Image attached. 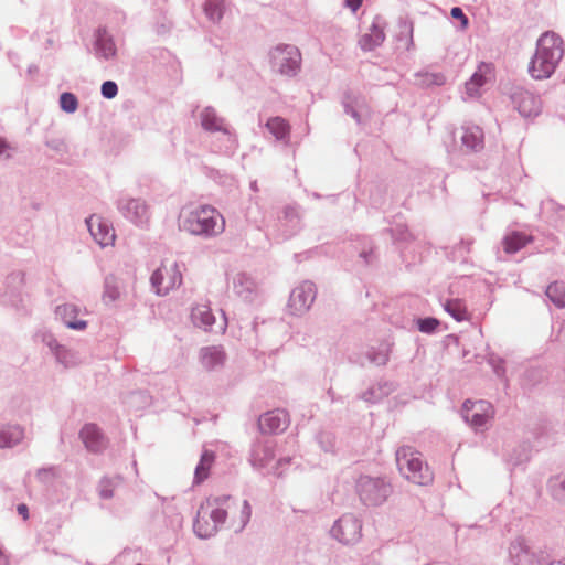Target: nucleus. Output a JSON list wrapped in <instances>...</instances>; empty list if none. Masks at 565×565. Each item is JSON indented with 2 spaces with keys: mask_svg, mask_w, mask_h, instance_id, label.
Returning <instances> with one entry per match:
<instances>
[{
  "mask_svg": "<svg viewBox=\"0 0 565 565\" xmlns=\"http://www.w3.org/2000/svg\"><path fill=\"white\" fill-rule=\"evenodd\" d=\"M230 512L233 520L244 526L249 521L252 509L246 500L234 502L226 495L207 498L198 510L193 524L195 534L201 539L213 536Z\"/></svg>",
  "mask_w": 565,
  "mask_h": 565,
  "instance_id": "1",
  "label": "nucleus"
},
{
  "mask_svg": "<svg viewBox=\"0 0 565 565\" xmlns=\"http://www.w3.org/2000/svg\"><path fill=\"white\" fill-rule=\"evenodd\" d=\"M564 55L562 39L554 32L543 33L529 64V74L534 79H546L555 72Z\"/></svg>",
  "mask_w": 565,
  "mask_h": 565,
  "instance_id": "2",
  "label": "nucleus"
},
{
  "mask_svg": "<svg viewBox=\"0 0 565 565\" xmlns=\"http://www.w3.org/2000/svg\"><path fill=\"white\" fill-rule=\"evenodd\" d=\"M180 228L193 234L216 236L225 230V218L211 205L182 210L179 216Z\"/></svg>",
  "mask_w": 565,
  "mask_h": 565,
  "instance_id": "3",
  "label": "nucleus"
},
{
  "mask_svg": "<svg viewBox=\"0 0 565 565\" xmlns=\"http://www.w3.org/2000/svg\"><path fill=\"white\" fill-rule=\"evenodd\" d=\"M396 463L398 471L408 481L419 486H427L433 482V472L424 462L422 455L413 447H401L396 451Z\"/></svg>",
  "mask_w": 565,
  "mask_h": 565,
  "instance_id": "4",
  "label": "nucleus"
},
{
  "mask_svg": "<svg viewBox=\"0 0 565 565\" xmlns=\"http://www.w3.org/2000/svg\"><path fill=\"white\" fill-rule=\"evenodd\" d=\"M300 52L292 45H279L271 52L273 68L282 75H295L300 67Z\"/></svg>",
  "mask_w": 565,
  "mask_h": 565,
  "instance_id": "5",
  "label": "nucleus"
},
{
  "mask_svg": "<svg viewBox=\"0 0 565 565\" xmlns=\"http://www.w3.org/2000/svg\"><path fill=\"white\" fill-rule=\"evenodd\" d=\"M181 282L182 275L174 262L163 263L151 276V284L158 295H167Z\"/></svg>",
  "mask_w": 565,
  "mask_h": 565,
  "instance_id": "6",
  "label": "nucleus"
},
{
  "mask_svg": "<svg viewBox=\"0 0 565 565\" xmlns=\"http://www.w3.org/2000/svg\"><path fill=\"white\" fill-rule=\"evenodd\" d=\"M358 493L366 505H377L386 500L390 486L382 479L361 477L358 480Z\"/></svg>",
  "mask_w": 565,
  "mask_h": 565,
  "instance_id": "7",
  "label": "nucleus"
},
{
  "mask_svg": "<svg viewBox=\"0 0 565 565\" xmlns=\"http://www.w3.org/2000/svg\"><path fill=\"white\" fill-rule=\"evenodd\" d=\"M495 78V67L492 63L481 62L471 77L465 83V93L469 98L481 96L482 87Z\"/></svg>",
  "mask_w": 565,
  "mask_h": 565,
  "instance_id": "8",
  "label": "nucleus"
},
{
  "mask_svg": "<svg viewBox=\"0 0 565 565\" xmlns=\"http://www.w3.org/2000/svg\"><path fill=\"white\" fill-rule=\"evenodd\" d=\"M462 412L465 419L476 429L486 426L494 415L492 405L487 401H466Z\"/></svg>",
  "mask_w": 565,
  "mask_h": 565,
  "instance_id": "9",
  "label": "nucleus"
},
{
  "mask_svg": "<svg viewBox=\"0 0 565 565\" xmlns=\"http://www.w3.org/2000/svg\"><path fill=\"white\" fill-rule=\"evenodd\" d=\"M316 297L315 286L310 282H305L296 287L289 297L288 308L292 315H300L306 312L312 305Z\"/></svg>",
  "mask_w": 565,
  "mask_h": 565,
  "instance_id": "10",
  "label": "nucleus"
},
{
  "mask_svg": "<svg viewBox=\"0 0 565 565\" xmlns=\"http://www.w3.org/2000/svg\"><path fill=\"white\" fill-rule=\"evenodd\" d=\"M191 319L195 326L209 331L224 332L226 329V318L224 316L220 319L216 328H213L215 324V317L207 303L195 305L192 309Z\"/></svg>",
  "mask_w": 565,
  "mask_h": 565,
  "instance_id": "11",
  "label": "nucleus"
},
{
  "mask_svg": "<svg viewBox=\"0 0 565 565\" xmlns=\"http://www.w3.org/2000/svg\"><path fill=\"white\" fill-rule=\"evenodd\" d=\"M86 223L92 236L102 247L114 245L116 238L115 231L106 220L92 215Z\"/></svg>",
  "mask_w": 565,
  "mask_h": 565,
  "instance_id": "12",
  "label": "nucleus"
},
{
  "mask_svg": "<svg viewBox=\"0 0 565 565\" xmlns=\"http://www.w3.org/2000/svg\"><path fill=\"white\" fill-rule=\"evenodd\" d=\"M513 103L519 113L524 117L536 116L540 113L541 103L531 92L523 88H516L512 94Z\"/></svg>",
  "mask_w": 565,
  "mask_h": 565,
  "instance_id": "13",
  "label": "nucleus"
},
{
  "mask_svg": "<svg viewBox=\"0 0 565 565\" xmlns=\"http://www.w3.org/2000/svg\"><path fill=\"white\" fill-rule=\"evenodd\" d=\"M332 532L339 541L350 544L360 537L361 525L352 516H343L335 523Z\"/></svg>",
  "mask_w": 565,
  "mask_h": 565,
  "instance_id": "14",
  "label": "nucleus"
},
{
  "mask_svg": "<svg viewBox=\"0 0 565 565\" xmlns=\"http://www.w3.org/2000/svg\"><path fill=\"white\" fill-rule=\"evenodd\" d=\"M289 425V416L282 409L268 412L260 416L259 427L264 433L274 434L284 431Z\"/></svg>",
  "mask_w": 565,
  "mask_h": 565,
  "instance_id": "15",
  "label": "nucleus"
},
{
  "mask_svg": "<svg viewBox=\"0 0 565 565\" xmlns=\"http://www.w3.org/2000/svg\"><path fill=\"white\" fill-rule=\"evenodd\" d=\"M79 435L89 451L99 452L107 447V439L95 424L85 425Z\"/></svg>",
  "mask_w": 565,
  "mask_h": 565,
  "instance_id": "16",
  "label": "nucleus"
},
{
  "mask_svg": "<svg viewBox=\"0 0 565 565\" xmlns=\"http://www.w3.org/2000/svg\"><path fill=\"white\" fill-rule=\"evenodd\" d=\"M124 215L130 221L141 224L149 220L148 205L140 199H129L122 205Z\"/></svg>",
  "mask_w": 565,
  "mask_h": 565,
  "instance_id": "17",
  "label": "nucleus"
},
{
  "mask_svg": "<svg viewBox=\"0 0 565 565\" xmlns=\"http://www.w3.org/2000/svg\"><path fill=\"white\" fill-rule=\"evenodd\" d=\"M200 359L203 367L211 371L225 363L226 353L222 347H207L201 350Z\"/></svg>",
  "mask_w": 565,
  "mask_h": 565,
  "instance_id": "18",
  "label": "nucleus"
},
{
  "mask_svg": "<svg viewBox=\"0 0 565 565\" xmlns=\"http://www.w3.org/2000/svg\"><path fill=\"white\" fill-rule=\"evenodd\" d=\"M532 242V236L523 232H512L502 242L503 249L508 254H514Z\"/></svg>",
  "mask_w": 565,
  "mask_h": 565,
  "instance_id": "19",
  "label": "nucleus"
},
{
  "mask_svg": "<svg viewBox=\"0 0 565 565\" xmlns=\"http://www.w3.org/2000/svg\"><path fill=\"white\" fill-rule=\"evenodd\" d=\"M510 556L514 565H533L534 563L533 554L522 540H518L511 544Z\"/></svg>",
  "mask_w": 565,
  "mask_h": 565,
  "instance_id": "20",
  "label": "nucleus"
},
{
  "mask_svg": "<svg viewBox=\"0 0 565 565\" xmlns=\"http://www.w3.org/2000/svg\"><path fill=\"white\" fill-rule=\"evenodd\" d=\"M20 426H3L0 428V448L13 447L23 439Z\"/></svg>",
  "mask_w": 565,
  "mask_h": 565,
  "instance_id": "21",
  "label": "nucleus"
},
{
  "mask_svg": "<svg viewBox=\"0 0 565 565\" xmlns=\"http://www.w3.org/2000/svg\"><path fill=\"white\" fill-rule=\"evenodd\" d=\"M385 35L383 30L380 26L373 24L370 29V32L361 36L360 45L364 51H371L382 44Z\"/></svg>",
  "mask_w": 565,
  "mask_h": 565,
  "instance_id": "22",
  "label": "nucleus"
},
{
  "mask_svg": "<svg viewBox=\"0 0 565 565\" xmlns=\"http://www.w3.org/2000/svg\"><path fill=\"white\" fill-rule=\"evenodd\" d=\"M461 141L467 148L477 149L482 146L483 132L477 126L466 127L462 129Z\"/></svg>",
  "mask_w": 565,
  "mask_h": 565,
  "instance_id": "23",
  "label": "nucleus"
},
{
  "mask_svg": "<svg viewBox=\"0 0 565 565\" xmlns=\"http://www.w3.org/2000/svg\"><path fill=\"white\" fill-rule=\"evenodd\" d=\"M214 460H215L214 452H212L210 450H205L202 454L201 460L195 469L194 480L196 483L203 482L209 477V473L214 463Z\"/></svg>",
  "mask_w": 565,
  "mask_h": 565,
  "instance_id": "24",
  "label": "nucleus"
},
{
  "mask_svg": "<svg viewBox=\"0 0 565 565\" xmlns=\"http://www.w3.org/2000/svg\"><path fill=\"white\" fill-rule=\"evenodd\" d=\"M201 125L205 130L209 131H221L224 130L223 120L217 117L213 108H205L200 114Z\"/></svg>",
  "mask_w": 565,
  "mask_h": 565,
  "instance_id": "25",
  "label": "nucleus"
},
{
  "mask_svg": "<svg viewBox=\"0 0 565 565\" xmlns=\"http://www.w3.org/2000/svg\"><path fill=\"white\" fill-rule=\"evenodd\" d=\"M444 308L457 321H465L469 319L467 307L465 302L460 299H452L446 301Z\"/></svg>",
  "mask_w": 565,
  "mask_h": 565,
  "instance_id": "26",
  "label": "nucleus"
},
{
  "mask_svg": "<svg viewBox=\"0 0 565 565\" xmlns=\"http://www.w3.org/2000/svg\"><path fill=\"white\" fill-rule=\"evenodd\" d=\"M75 312L76 309L72 305H64L57 308V313L62 317L68 328L76 330L85 329L86 322L84 320H73V315Z\"/></svg>",
  "mask_w": 565,
  "mask_h": 565,
  "instance_id": "27",
  "label": "nucleus"
},
{
  "mask_svg": "<svg viewBox=\"0 0 565 565\" xmlns=\"http://www.w3.org/2000/svg\"><path fill=\"white\" fill-rule=\"evenodd\" d=\"M266 126L277 139H284L289 132L288 124L280 117L269 119Z\"/></svg>",
  "mask_w": 565,
  "mask_h": 565,
  "instance_id": "28",
  "label": "nucleus"
},
{
  "mask_svg": "<svg viewBox=\"0 0 565 565\" xmlns=\"http://www.w3.org/2000/svg\"><path fill=\"white\" fill-rule=\"evenodd\" d=\"M546 296L557 307H565V288L559 282L551 284L546 289Z\"/></svg>",
  "mask_w": 565,
  "mask_h": 565,
  "instance_id": "29",
  "label": "nucleus"
},
{
  "mask_svg": "<svg viewBox=\"0 0 565 565\" xmlns=\"http://www.w3.org/2000/svg\"><path fill=\"white\" fill-rule=\"evenodd\" d=\"M274 459V451L269 447H260L254 454V465L259 467L267 466Z\"/></svg>",
  "mask_w": 565,
  "mask_h": 565,
  "instance_id": "30",
  "label": "nucleus"
},
{
  "mask_svg": "<svg viewBox=\"0 0 565 565\" xmlns=\"http://www.w3.org/2000/svg\"><path fill=\"white\" fill-rule=\"evenodd\" d=\"M61 108L66 113H74L77 109L78 102L74 94L63 93L60 97Z\"/></svg>",
  "mask_w": 565,
  "mask_h": 565,
  "instance_id": "31",
  "label": "nucleus"
},
{
  "mask_svg": "<svg viewBox=\"0 0 565 565\" xmlns=\"http://www.w3.org/2000/svg\"><path fill=\"white\" fill-rule=\"evenodd\" d=\"M205 12L212 21H218L223 17V7L220 2L210 1L205 6Z\"/></svg>",
  "mask_w": 565,
  "mask_h": 565,
  "instance_id": "32",
  "label": "nucleus"
},
{
  "mask_svg": "<svg viewBox=\"0 0 565 565\" xmlns=\"http://www.w3.org/2000/svg\"><path fill=\"white\" fill-rule=\"evenodd\" d=\"M418 329L422 332L430 333L434 332L439 326V321L435 318H425L417 321Z\"/></svg>",
  "mask_w": 565,
  "mask_h": 565,
  "instance_id": "33",
  "label": "nucleus"
},
{
  "mask_svg": "<svg viewBox=\"0 0 565 565\" xmlns=\"http://www.w3.org/2000/svg\"><path fill=\"white\" fill-rule=\"evenodd\" d=\"M118 93L117 84L113 81H107L102 85V94L105 98H114Z\"/></svg>",
  "mask_w": 565,
  "mask_h": 565,
  "instance_id": "34",
  "label": "nucleus"
},
{
  "mask_svg": "<svg viewBox=\"0 0 565 565\" xmlns=\"http://www.w3.org/2000/svg\"><path fill=\"white\" fill-rule=\"evenodd\" d=\"M99 50L103 52L105 57L114 56L116 53V49L114 43L110 40H103L99 42Z\"/></svg>",
  "mask_w": 565,
  "mask_h": 565,
  "instance_id": "35",
  "label": "nucleus"
},
{
  "mask_svg": "<svg viewBox=\"0 0 565 565\" xmlns=\"http://www.w3.org/2000/svg\"><path fill=\"white\" fill-rule=\"evenodd\" d=\"M119 288L110 281H107L104 295L105 299L108 301H115L119 297Z\"/></svg>",
  "mask_w": 565,
  "mask_h": 565,
  "instance_id": "36",
  "label": "nucleus"
},
{
  "mask_svg": "<svg viewBox=\"0 0 565 565\" xmlns=\"http://www.w3.org/2000/svg\"><path fill=\"white\" fill-rule=\"evenodd\" d=\"M451 17L454 19H459L462 23V26L466 28L467 24H468V19L467 17L463 14L462 10L458 7H455L451 9V12H450Z\"/></svg>",
  "mask_w": 565,
  "mask_h": 565,
  "instance_id": "37",
  "label": "nucleus"
},
{
  "mask_svg": "<svg viewBox=\"0 0 565 565\" xmlns=\"http://www.w3.org/2000/svg\"><path fill=\"white\" fill-rule=\"evenodd\" d=\"M290 463V458H286V459H280L278 462H277V466H276V470H277V475L278 476H281L284 473V470L282 468L287 465Z\"/></svg>",
  "mask_w": 565,
  "mask_h": 565,
  "instance_id": "38",
  "label": "nucleus"
},
{
  "mask_svg": "<svg viewBox=\"0 0 565 565\" xmlns=\"http://www.w3.org/2000/svg\"><path fill=\"white\" fill-rule=\"evenodd\" d=\"M345 3L352 11H356L362 4V0H345Z\"/></svg>",
  "mask_w": 565,
  "mask_h": 565,
  "instance_id": "39",
  "label": "nucleus"
},
{
  "mask_svg": "<svg viewBox=\"0 0 565 565\" xmlns=\"http://www.w3.org/2000/svg\"><path fill=\"white\" fill-rule=\"evenodd\" d=\"M18 512L20 515L23 516L24 520H28L29 518V510H28V507L25 504H19L18 505Z\"/></svg>",
  "mask_w": 565,
  "mask_h": 565,
  "instance_id": "40",
  "label": "nucleus"
},
{
  "mask_svg": "<svg viewBox=\"0 0 565 565\" xmlns=\"http://www.w3.org/2000/svg\"><path fill=\"white\" fill-rule=\"evenodd\" d=\"M10 149L9 145L0 138V157Z\"/></svg>",
  "mask_w": 565,
  "mask_h": 565,
  "instance_id": "41",
  "label": "nucleus"
},
{
  "mask_svg": "<svg viewBox=\"0 0 565 565\" xmlns=\"http://www.w3.org/2000/svg\"><path fill=\"white\" fill-rule=\"evenodd\" d=\"M556 565H565V564L558 563V564H556Z\"/></svg>",
  "mask_w": 565,
  "mask_h": 565,
  "instance_id": "42",
  "label": "nucleus"
}]
</instances>
